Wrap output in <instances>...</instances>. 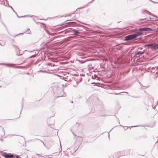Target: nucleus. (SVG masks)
<instances>
[{"instance_id":"f257e3e1","label":"nucleus","mask_w":158,"mask_h":158,"mask_svg":"<svg viewBox=\"0 0 158 158\" xmlns=\"http://www.w3.org/2000/svg\"><path fill=\"white\" fill-rule=\"evenodd\" d=\"M142 33L140 32H138L135 34L130 35L126 36L125 37L124 40L125 41H128L135 39L139 35H141Z\"/></svg>"},{"instance_id":"f03ea898","label":"nucleus","mask_w":158,"mask_h":158,"mask_svg":"<svg viewBox=\"0 0 158 158\" xmlns=\"http://www.w3.org/2000/svg\"><path fill=\"white\" fill-rule=\"evenodd\" d=\"M144 47H148L153 50H156L158 49V44L155 43L150 44H147L144 45Z\"/></svg>"},{"instance_id":"7ed1b4c3","label":"nucleus","mask_w":158,"mask_h":158,"mask_svg":"<svg viewBox=\"0 0 158 158\" xmlns=\"http://www.w3.org/2000/svg\"><path fill=\"white\" fill-rule=\"evenodd\" d=\"M151 73L155 75V78H156L158 76V67H154L152 68Z\"/></svg>"},{"instance_id":"20e7f679","label":"nucleus","mask_w":158,"mask_h":158,"mask_svg":"<svg viewBox=\"0 0 158 158\" xmlns=\"http://www.w3.org/2000/svg\"><path fill=\"white\" fill-rule=\"evenodd\" d=\"M60 79H61V80H60V82H62L63 81H67V80H64L66 77H67L66 75L64 74L62 72L60 71Z\"/></svg>"},{"instance_id":"39448f33","label":"nucleus","mask_w":158,"mask_h":158,"mask_svg":"<svg viewBox=\"0 0 158 158\" xmlns=\"http://www.w3.org/2000/svg\"><path fill=\"white\" fill-rule=\"evenodd\" d=\"M139 31H153V30L151 28L148 27H144L139 28L138 30Z\"/></svg>"},{"instance_id":"423d86ee","label":"nucleus","mask_w":158,"mask_h":158,"mask_svg":"<svg viewBox=\"0 0 158 158\" xmlns=\"http://www.w3.org/2000/svg\"><path fill=\"white\" fill-rule=\"evenodd\" d=\"M3 156L5 158H13L14 155L10 153H5L3 154Z\"/></svg>"},{"instance_id":"0eeeda50","label":"nucleus","mask_w":158,"mask_h":158,"mask_svg":"<svg viewBox=\"0 0 158 158\" xmlns=\"http://www.w3.org/2000/svg\"><path fill=\"white\" fill-rule=\"evenodd\" d=\"M62 58H65V55H64L63 56H61L60 55V64L63 65V64H67V63L66 62H62Z\"/></svg>"},{"instance_id":"6e6552de","label":"nucleus","mask_w":158,"mask_h":158,"mask_svg":"<svg viewBox=\"0 0 158 158\" xmlns=\"http://www.w3.org/2000/svg\"><path fill=\"white\" fill-rule=\"evenodd\" d=\"M75 23L74 22H69L68 23H67L65 22H64V23H63L61 24H60V26H66L68 24H73V23Z\"/></svg>"},{"instance_id":"1a4fd4ad","label":"nucleus","mask_w":158,"mask_h":158,"mask_svg":"<svg viewBox=\"0 0 158 158\" xmlns=\"http://www.w3.org/2000/svg\"><path fill=\"white\" fill-rule=\"evenodd\" d=\"M66 96V93L64 92V90L62 89L61 91H60V97H65Z\"/></svg>"},{"instance_id":"9d476101","label":"nucleus","mask_w":158,"mask_h":158,"mask_svg":"<svg viewBox=\"0 0 158 158\" xmlns=\"http://www.w3.org/2000/svg\"><path fill=\"white\" fill-rule=\"evenodd\" d=\"M144 52L143 51H137V52L135 53V54L136 55H138L139 56H141L144 53Z\"/></svg>"},{"instance_id":"9b49d317","label":"nucleus","mask_w":158,"mask_h":158,"mask_svg":"<svg viewBox=\"0 0 158 158\" xmlns=\"http://www.w3.org/2000/svg\"><path fill=\"white\" fill-rule=\"evenodd\" d=\"M5 131L4 130V128H2V133L1 134V136H2L4 135H5Z\"/></svg>"},{"instance_id":"f8f14e48","label":"nucleus","mask_w":158,"mask_h":158,"mask_svg":"<svg viewBox=\"0 0 158 158\" xmlns=\"http://www.w3.org/2000/svg\"><path fill=\"white\" fill-rule=\"evenodd\" d=\"M73 31H74V33L73 34V35H77L78 34L79 32L78 31L76 30H73Z\"/></svg>"},{"instance_id":"ddd939ff","label":"nucleus","mask_w":158,"mask_h":158,"mask_svg":"<svg viewBox=\"0 0 158 158\" xmlns=\"http://www.w3.org/2000/svg\"><path fill=\"white\" fill-rule=\"evenodd\" d=\"M16 157H17V158H21V157H20L19 156H16Z\"/></svg>"},{"instance_id":"4468645a","label":"nucleus","mask_w":158,"mask_h":158,"mask_svg":"<svg viewBox=\"0 0 158 158\" xmlns=\"http://www.w3.org/2000/svg\"><path fill=\"white\" fill-rule=\"evenodd\" d=\"M60 30H61L60 28V33L63 31H60Z\"/></svg>"},{"instance_id":"2eb2a0df","label":"nucleus","mask_w":158,"mask_h":158,"mask_svg":"<svg viewBox=\"0 0 158 158\" xmlns=\"http://www.w3.org/2000/svg\"><path fill=\"white\" fill-rule=\"evenodd\" d=\"M151 15H152V16H153L155 17L156 16V15H152V14H151Z\"/></svg>"},{"instance_id":"dca6fc26","label":"nucleus","mask_w":158,"mask_h":158,"mask_svg":"<svg viewBox=\"0 0 158 158\" xmlns=\"http://www.w3.org/2000/svg\"><path fill=\"white\" fill-rule=\"evenodd\" d=\"M138 126H132V127H137Z\"/></svg>"},{"instance_id":"f3484780","label":"nucleus","mask_w":158,"mask_h":158,"mask_svg":"<svg viewBox=\"0 0 158 158\" xmlns=\"http://www.w3.org/2000/svg\"><path fill=\"white\" fill-rule=\"evenodd\" d=\"M155 17H156V18H158V17L156 16Z\"/></svg>"},{"instance_id":"a211bd4d","label":"nucleus","mask_w":158,"mask_h":158,"mask_svg":"<svg viewBox=\"0 0 158 158\" xmlns=\"http://www.w3.org/2000/svg\"><path fill=\"white\" fill-rule=\"evenodd\" d=\"M108 136L109 137V133H108Z\"/></svg>"},{"instance_id":"6ab92c4d","label":"nucleus","mask_w":158,"mask_h":158,"mask_svg":"<svg viewBox=\"0 0 158 158\" xmlns=\"http://www.w3.org/2000/svg\"><path fill=\"white\" fill-rule=\"evenodd\" d=\"M94 0H93L92 2H91V3L92 2H93L94 1Z\"/></svg>"},{"instance_id":"aec40b11","label":"nucleus","mask_w":158,"mask_h":158,"mask_svg":"<svg viewBox=\"0 0 158 158\" xmlns=\"http://www.w3.org/2000/svg\"><path fill=\"white\" fill-rule=\"evenodd\" d=\"M125 93H128L127 92H125Z\"/></svg>"},{"instance_id":"412c9836","label":"nucleus","mask_w":158,"mask_h":158,"mask_svg":"<svg viewBox=\"0 0 158 158\" xmlns=\"http://www.w3.org/2000/svg\"><path fill=\"white\" fill-rule=\"evenodd\" d=\"M158 20V19H156V20Z\"/></svg>"},{"instance_id":"4be33fe9","label":"nucleus","mask_w":158,"mask_h":158,"mask_svg":"<svg viewBox=\"0 0 158 158\" xmlns=\"http://www.w3.org/2000/svg\"><path fill=\"white\" fill-rule=\"evenodd\" d=\"M60 147H61V145L60 144Z\"/></svg>"},{"instance_id":"5701e85b","label":"nucleus","mask_w":158,"mask_h":158,"mask_svg":"<svg viewBox=\"0 0 158 158\" xmlns=\"http://www.w3.org/2000/svg\"><path fill=\"white\" fill-rule=\"evenodd\" d=\"M156 3H158V2H156Z\"/></svg>"}]
</instances>
